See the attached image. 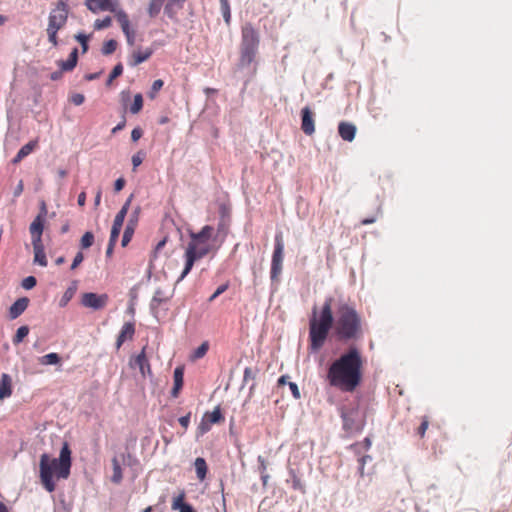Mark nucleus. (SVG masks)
Returning a JSON list of instances; mask_svg holds the SVG:
<instances>
[{
    "mask_svg": "<svg viewBox=\"0 0 512 512\" xmlns=\"http://www.w3.org/2000/svg\"><path fill=\"white\" fill-rule=\"evenodd\" d=\"M221 12L224 18V21L227 25L230 24L231 21V11L228 0H220Z\"/></svg>",
    "mask_w": 512,
    "mask_h": 512,
    "instance_id": "nucleus-35",
    "label": "nucleus"
},
{
    "mask_svg": "<svg viewBox=\"0 0 512 512\" xmlns=\"http://www.w3.org/2000/svg\"><path fill=\"white\" fill-rule=\"evenodd\" d=\"M61 361L60 356L55 353H49L39 358V363L41 365H56L59 364Z\"/></svg>",
    "mask_w": 512,
    "mask_h": 512,
    "instance_id": "nucleus-32",
    "label": "nucleus"
},
{
    "mask_svg": "<svg viewBox=\"0 0 512 512\" xmlns=\"http://www.w3.org/2000/svg\"><path fill=\"white\" fill-rule=\"evenodd\" d=\"M36 278L34 276H28L23 279L22 281V287L24 289L30 290L36 286Z\"/></svg>",
    "mask_w": 512,
    "mask_h": 512,
    "instance_id": "nucleus-47",
    "label": "nucleus"
},
{
    "mask_svg": "<svg viewBox=\"0 0 512 512\" xmlns=\"http://www.w3.org/2000/svg\"><path fill=\"white\" fill-rule=\"evenodd\" d=\"M260 37L251 23H246L241 29L240 63L249 66L255 59Z\"/></svg>",
    "mask_w": 512,
    "mask_h": 512,
    "instance_id": "nucleus-6",
    "label": "nucleus"
},
{
    "mask_svg": "<svg viewBox=\"0 0 512 512\" xmlns=\"http://www.w3.org/2000/svg\"><path fill=\"white\" fill-rule=\"evenodd\" d=\"M146 348L147 346H144L141 352L130 360L131 367H138L144 377L146 374H151V366L146 355Z\"/></svg>",
    "mask_w": 512,
    "mask_h": 512,
    "instance_id": "nucleus-12",
    "label": "nucleus"
},
{
    "mask_svg": "<svg viewBox=\"0 0 512 512\" xmlns=\"http://www.w3.org/2000/svg\"><path fill=\"white\" fill-rule=\"evenodd\" d=\"M428 426H429V418L427 416L421 417V423L416 431L417 435L420 438L424 437L426 430L428 429Z\"/></svg>",
    "mask_w": 512,
    "mask_h": 512,
    "instance_id": "nucleus-42",
    "label": "nucleus"
},
{
    "mask_svg": "<svg viewBox=\"0 0 512 512\" xmlns=\"http://www.w3.org/2000/svg\"><path fill=\"white\" fill-rule=\"evenodd\" d=\"M353 412H341V417L343 420V427L346 431H353V430H359V427L354 426L353 418H352Z\"/></svg>",
    "mask_w": 512,
    "mask_h": 512,
    "instance_id": "nucleus-31",
    "label": "nucleus"
},
{
    "mask_svg": "<svg viewBox=\"0 0 512 512\" xmlns=\"http://www.w3.org/2000/svg\"><path fill=\"white\" fill-rule=\"evenodd\" d=\"M191 412L179 418L180 425L186 430L190 424Z\"/></svg>",
    "mask_w": 512,
    "mask_h": 512,
    "instance_id": "nucleus-54",
    "label": "nucleus"
},
{
    "mask_svg": "<svg viewBox=\"0 0 512 512\" xmlns=\"http://www.w3.org/2000/svg\"><path fill=\"white\" fill-rule=\"evenodd\" d=\"M301 129L306 135H312L315 132V121L310 107L306 106L301 110Z\"/></svg>",
    "mask_w": 512,
    "mask_h": 512,
    "instance_id": "nucleus-13",
    "label": "nucleus"
},
{
    "mask_svg": "<svg viewBox=\"0 0 512 512\" xmlns=\"http://www.w3.org/2000/svg\"><path fill=\"white\" fill-rule=\"evenodd\" d=\"M130 202H131V197L128 198V200L125 202V204L122 206V208L120 209V211L116 214V216L114 218L111 233H110L111 242H117V240H118L119 234L121 232L125 217L127 215V212H128L129 206H130Z\"/></svg>",
    "mask_w": 512,
    "mask_h": 512,
    "instance_id": "nucleus-10",
    "label": "nucleus"
},
{
    "mask_svg": "<svg viewBox=\"0 0 512 512\" xmlns=\"http://www.w3.org/2000/svg\"><path fill=\"white\" fill-rule=\"evenodd\" d=\"M114 13L115 18L117 19L118 23L121 26L122 31L128 30L130 28V21L128 14L119 6H115V10L112 11Z\"/></svg>",
    "mask_w": 512,
    "mask_h": 512,
    "instance_id": "nucleus-25",
    "label": "nucleus"
},
{
    "mask_svg": "<svg viewBox=\"0 0 512 512\" xmlns=\"http://www.w3.org/2000/svg\"><path fill=\"white\" fill-rule=\"evenodd\" d=\"M85 5L92 13H97L99 11L112 12L115 10V6H119V3L117 0H85Z\"/></svg>",
    "mask_w": 512,
    "mask_h": 512,
    "instance_id": "nucleus-11",
    "label": "nucleus"
},
{
    "mask_svg": "<svg viewBox=\"0 0 512 512\" xmlns=\"http://www.w3.org/2000/svg\"><path fill=\"white\" fill-rule=\"evenodd\" d=\"M126 125V120L123 119L120 123H118L113 129H112V133H116L122 129H124Z\"/></svg>",
    "mask_w": 512,
    "mask_h": 512,
    "instance_id": "nucleus-60",
    "label": "nucleus"
},
{
    "mask_svg": "<svg viewBox=\"0 0 512 512\" xmlns=\"http://www.w3.org/2000/svg\"><path fill=\"white\" fill-rule=\"evenodd\" d=\"M166 0H150L147 6V13L150 18H155L159 15Z\"/></svg>",
    "mask_w": 512,
    "mask_h": 512,
    "instance_id": "nucleus-28",
    "label": "nucleus"
},
{
    "mask_svg": "<svg viewBox=\"0 0 512 512\" xmlns=\"http://www.w3.org/2000/svg\"><path fill=\"white\" fill-rule=\"evenodd\" d=\"M115 244H116V242H111V238H110L109 239V244H108V247H107V250H106V255L107 256H110L112 254Z\"/></svg>",
    "mask_w": 512,
    "mask_h": 512,
    "instance_id": "nucleus-63",
    "label": "nucleus"
},
{
    "mask_svg": "<svg viewBox=\"0 0 512 512\" xmlns=\"http://www.w3.org/2000/svg\"><path fill=\"white\" fill-rule=\"evenodd\" d=\"M274 251L272 254L271 261V280L277 281L283 268V258H284V241L283 235L281 232L275 235L274 239Z\"/></svg>",
    "mask_w": 512,
    "mask_h": 512,
    "instance_id": "nucleus-7",
    "label": "nucleus"
},
{
    "mask_svg": "<svg viewBox=\"0 0 512 512\" xmlns=\"http://www.w3.org/2000/svg\"><path fill=\"white\" fill-rule=\"evenodd\" d=\"M23 189H24V185H23V181L20 180L17 187L15 188L14 190V196L15 197H18L21 195V193L23 192Z\"/></svg>",
    "mask_w": 512,
    "mask_h": 512,
    "instance_id": "nucleus-58",
    "label": "nucleus"
},
{
    "mask_svg": "<svg viewBox=\"0 0 512 512\" xmlns=\"http://www.w3.org/2000/svg\"><path fill=\"white\" fill-rule=\"evenodd\" d=\"M253 378V372L252 369L247 367L244 370V380L252 379Z\"/></svg>",
    "mask_w": 512,
    "mask_h": 512,
    "instance_id": "nucleus-62",
    "label": "nucleus"
},
{
    "mask_svg": "<svg viewBox=\"0 0 512 512\" xmlns=\"http://www.w3.org/2000/svg\"><path fill=\"white\" fill-rule=\"evenodd\" d=\"M75 293H76V285H72V286L68 287L66 289V291L63 293V295L59 301V306L65 307L69 303V301L73 298Z\"/></svg>",
    "mask_w": 512,
    "mask_h": 512,
    "instance_id": "nucleus-33",
    "label": "nucleus"
},
{
    "mask_svg": "<svg viewBox=\"0 0 512 512\" xmlns=\"http://www.w3.org/2000/svg\"><path fill=\"white\" fill-rule=\"evenodd\" d=\"M29 328L28 326H21L17 329L16 334L13 337V343L19 344L23 341V339L28 335Z\"/></svg>",
    "mask_w": 512,
    "mask_h": 512,
    "instance_id": "nucleus-38",
    "label": "nucleus"
},
{
    "mask_svg": "<svg viewBox=\"0 0 512 512\" xmlns=\"http://www.w3.org/2000/svg\"><path fill=\"white\" fill-rule=\"evenodd\" d=\"M135 334V326L131 322L125 323L116 340V347L119 349L126 340H131Z\"/></svg>",
    "mask_w": 512,
    "mask_h": 512,
    "instance_id": "nucleus-16",
    "label": "nucleus"
},
{
    "mask_svg": "<svg viewBox=\"0 0 512 512\" xmlns=\"http://www.w3.org/2000/svg\"><path fill=\"white\" fill-rule=\"evenodd\" d=\"M12 395L11 377L3 373L0 380V399L8 398Z\"/></svg>",
    "mask_w": 512,
    "mask_h": 512,
    "instance_id": "nucleus-24",
    "label": "nucleus"
},
{
    "mask_svg": "<svg viewBox=\"0 0 512 512\" xmlns=\"http://www.w3.org/2000/svg\"><path fill=\"white\" fill-rule=\"evenodd\" d=\"M125 186L124 178H118L114 183V189L116 192L121 191Z\"/></svg>",
    "mask_w": 512,
    "mask_h": 512,
    "instance_id": "nucleus-56",
    "label": "nucleus"
},
{
    "mask_svg": "<svg viewBox=\"0 0 512 512\" xmlns=\"http://www.w3.org/2000/svg\"><path fill=\"white\" fill-rule=\"evenodd\" d=\"M76 40L81 44L82 50L85 53L88 50V40L89 36L79 33L75 36Z\"/></svg>",
    "mask_w": 512,
    "mask_h": 512,
    "instance_id": "nucleus-46",
    "label": "nucleus"
},
{
    "mask_svg": "<svg viewBox=\"0 0 512 512\" xmlns=\"http://www.w3.org/2000/svg\"><path fill=\"white\" fill-rule=\"evenodd\" d=\"M133 233H134V228L131 225H127V227L125 228L123 237H122V246H126L130 242V240L133 236Z\"/></svg>",
    "mask_w": 512,
    "mask_h": 512,
    "instance_id": "nucleus-44",
    "label": "nucleus"
},
{
    "mask_svg": "<svg viewBox=\"0 0 512 512\" xmlns=\"http://www.w3.org/2000/svg\"><path fill=\"white\" fill-rule=\"evenodd\" d=\"M85 101V97L83 94H80V93H76L74 94L72 97H71V102L76 105V106H79L81 104H83Z\"/></svg>",
    "mask_w": 512,
    "mask_h": 512,
    "instance_id": "nucleus-52",
    "label": "nucleus"
},
{
    "mask_svg": "<svg viewBox=\"0 0 512 512\" xmlns=\"http://www.w3.org/2000/svg\"><path fill=\"white\" fill-rule=\"evenodd\" d=\"M28 304L29 299L27 297L17 299L9 308L10 319L18 318L27 309Z\"/></svg>",
    "mask_w": 512,
    "mask_h": 512,
    "instance_id": "nucleus-18",
    "label": "nucleus"
},
{
    "mask_svg": "<svg viewBox=\"0 0 512 512\" xmlns=\"http://www.w3.org/2000/svg\"><path fill=\"white\" fill-rule=\"evenodd\" d=\"M363 357L357 347H350L328 367L326 380L331 387L352 393L363 378Z\"/></svg>",
    "mask_w": 512,
    "mask_h": 512,
    "instance_id": "nucleus-2",
    "label": "nucleus"
},
{
    "mask_svg": "<svg viewBox=\"0 0 512 512\" xmlns=\"http://www.w3.org/2000/svg\"><path fill=\"white\" fill-rule=\"evenodd\" d=\"M143 135V131L141 130V128L137 127V128H134L131 132V139L136 142L138 141Z\"/></svg>",
    "mask_w": 512,
    "mask_h": 512,
    "instance_id": "nucleus-55",
    "label": "nucleus"
},
{
    "mask_svg": "<svg viewBox=\"0 0 512 512\" xmlns=\"http://www.w3.org/2000/svg\"><path fill=\"white\" fill-rule=\"evenodd\" d=\"M171 295H168L165 291L157 289L153 295L150 303L151 310L155 313L156 310L164 303H168Z\"/></svg>",
    "mask_w": 512,
    "mask_h": 512,
    "instance_id": "nucleus-21",
    "label": "nucleus"
},
{
    "mask_svg": "<svg viewBox=\"0 0 512 512\" xmlns=\"http://www.w3.org/2000/svg\"><path fill=\"white\" fill-rule=\"evenodd\" d=\"M112 468H113V475L111 477V481L115 484H120L123 479V473H122V468L120 466V462L117 459V457H114L112 459Z\"/></svg>",
    "mask_w": 512,
    "mask_h": 512,
    "instance_id": "nucleus-29",
    "label": "nucleus"
},
{
    "mask_svg": "<svg viewBox=\"0 0 512 512\" xmlns=\"http://www.w3.org/2000/svg\"><path fill=\"white\" fill-rule=\"evenodd\" d=\"M38 146V140H31L27 144H25L21 149L18 151L16 156L12 159L13 164L20 163L25 157H27L29 154H31Z\"/></svg>",
    "mask_w": 512,
    "mask_h": 512,
    "instance_id": "nucleus-19",
    "label": "nucleus"
},
{
    "mask_svg": "<svg viewBox=\"0 0 512 512\" xmlns=\"http://www.w3.org/2000/svg\"><path fill=\"white\" fill-rule=\"evenodd\" d=\"M288 384H289V388H290V391H291L293 397L295 399H300L301 394H300L297 384L294 382H289Z\"/></svg>",
    "mask_w": 512,
    "mask_h": 512,
    "instance_id": "nucleus-53",
    "label": "nucleus"
},
{
    "mask_svg": "<svg viewBox=\"0 0 512 512\" xmlns=\"http://www.w3.org/2000/svg\"><path fill=\"white\" fill-rule=\"evenodd\" d=\"M143 107V97L140 93L134 96L133 104L130 107V112L132 114H137L142 110Z\"/></svg>",
    "mask_w": 512,
    "mask_h": 512,
    "instance_id": "nucleus-37",
    "label": "nucleus"
},
{
    "mask_svg": "<svg viewBox=\"0 0 512 512\" xmlns=\"http://www.w3.org/2000/svg\"><path fill=\"white\" fill-rule=\"evenodd\" d=\"M84 260V255L82 252H78L74 259H73V262L71 264V269L74 270L76 269Z\"/></svg>",
    "mask_w": 512,
    "mask_h": 512,
    "instance_id": "nucleus-51",
    "label": "nucleus"
},
{
    "mask_svg": "<svg viewBox=\"0 0 512 512\" xmlns=\"http://www.w3.org/2000/svg\"><path fill=\"white\" fill-rule=\"evenodd\" d=\"M78 61V50L77 48H74L72 52L70 53L68 59L66 61L60 62V67L62 71H71L75 68Z\"/></svg>",
    "mask_w": 512,
    "mask_h": 512,
    "instance_id": "nucleus-26",
    "label": "nucleus"
},
{
    "mask_svg": "<svg viewBox=\"0 0 512 512\" xmlns=\"http://www.w3.org/2000/svg\"><path fill=\"white\" fill-rule=\"evenodd\" d=\"M197 478L203 481L206 478L208 467L204 458L198 457L194 462Z\"/></svg>",
    "mask_w": 512,
    "mask_h": 512,
    "instance_id": "nucleus-27",
    "label": "nucleus"
},
{
    "mask_svg": "<svg viewBox=\"0 0 512 512\" xmlns=\"http://www.w3.org/2000/svg\"><path fill=\"white\" fill-rule=\"evenodd\" d=\"M108 303L107 294H96L92 292L84 293L81 297V304L84 307L99 310L104 308Z\"/></svg>",
    "mask_w": 512,
    "mask_h": 512,
    "instance_id": "nucleus-9",
    "label": "nucleus"
},
{
    "mask_svg": "<svg viewBox=\"0 0 512 512\" xmlns=\"http://www.w3.org/2000/svg\"><path fill=\"white\" fill-rule=\"evenodd\" d=\"M225 418L221 412L220 406H216L213 411L205 412L198 426V432L201 435L211 430L213 424L224 422Z\"/></svg>",
    "mask_w": 512,
    "mask_h": 512,
    "instance_id": "nucleus-8",
    "label": "nucleus"
},
{
    "mask_svg": "<svg viewBox=\"0 0 512 512\" xmlns=\"http://www.w3.org/2000/svg\"><path fill=\"white\" fill-rule=\"evenodd\" d=\"M213 232L212 226L205 225L199 232L190 234L191 241L185 251V267L177 282L182 281L188 275L196 260L203 258L212 250L209 240Z\"/></svg>",
    "mask_w": 512,
    "mask_h": 512,
    "instance_id": "nucleus-4",
    "label": "nucleus"
},
{
    "mask_svg": "<svg viewBox=\"0 0 512 512\" xmlns=\"http://www.w3.org/2000/svg\"><path fill=\"white\" fill-rule=\"evenodd\" d=\"M69 5L67 0H57L55 7L52 8L48 16L46 28L49 42L56 47L58 45V32L63 29L68 21Z\"/></svg>",
    "mask_w": 512,
    "mask_h": 512,
    "instance_id": "nucleus-5",
    "label": "nucleus"
},
{
    "mask_svg": "<svg viewBox=\"0 0 512 512\" xmlns=\"http://www.w3.org/2000/svg\"><path fill=\"white\" fill-rule=\"evenodd\" d=\"M292 488L294 490H299L302 493H305V487L302 485L300 478L297 477L295 474L293 475L292 479Z\"/></svg>",
    "mask_w": 512,
    "mask_h": 512,
    "instance_id": "nucleus-49",
    "label": "nucleus"
},
{
    "mask_svg": "<svg viewBox=\"0 0 512 512\" xmlns=\"http://www.w3.org/2000/svg\"><path fill=\"white\" fill-rule=\"evenodd\" d=\"M356 130V126L349 122H340L338 125V133L344 141H353L356 135Z\"/></svg>",
    "mask_w": 512,
    "mask_h": 512,
    "instance_id": "nucleus-17",
    "label": "nucleus"
},
{
    "mask_svg": "<svg viewBox=\"0 0 512 512\" xmlns=\"http://www.w3.org/2000/svg\"><path fill=\"white\" fill-rule=\"evenodd\" d=\"M228 286H229L228 283L220 285L216 289V291L209 297L208 301L209 302L214 301L219 295H221L222 293H224L228 289Z\"/></svg>",
    "mask_w": 512,
    "mask_h": 512,
    "instance_id": "nucleus-48",
    "label": "nucleus"
},
{
    "mask_svg": "<svg viewBox=\"0 0 512 512\" xmlns=\"http://www.w3.org/2000/svg\"><path fill=\"white\" fill-rule=\"evenodd\" d=\"M184 499L185 493L182 492L173 499L171 508L173 510H178L179 512H195L194 508L190 504L184 502Z\"/></svg>",
    "mask_w": 512,
    "mask_h": 512,
    "instance_id": "nucleus-23",
    "label": "nucleus"
},
{
    "mask_svg": "<svg viewBox=\"0 0 512 512\" xmlns=\"http://www.w3.org/2000/svg\"><path fill=\"white\" fill-rule=\"evenodd\" d=\"M47 212L48 211H47L46 203L43 201L40 206V211L36 217H40L41 219L46 220Z\"/></svg>",
    "mask_w": 512,
    "mask_h": 512,
    "instance_id": "nucleus-57",
    "label": "nucleus"
},
{
    "mask_svg": "<svg viewBox=\"0 0 512 512\" xmlns=\"http://www.w3.org/2000/svg\"><path fill=\"white\" fill-rule=\"evenodd\" d=\"M94 243V235L92 232L87 231L84 233V235L81 237L80 240V246L82 249H88L91 247Z\"/></svg>",
    "mask_w": 512,
    "mask_h": 512,
    "instance_id": "nucleus-36",
    "label": "nucleus"
},
{
    "mask_svg": "<svg viewBox=\"0 0 512 512\" xmlns=\"http://www.w3.org/2000/svg\"><path fill=\"white\" fill-rule=\"evenodd\" d=\"M164 85L163 80L157 79L153 82L150 91L148 92V97L150 99H155L157 96V93L162 89Z\"/></svg>",
    "mask_w": 512,
    "mask_h": 512,
    "instance_id": "nucleus-39",
    "label": "nucleus"
},
{
    "mask_svg": "<svg viewBox=\"0 0 512 512\" xmlns=\"http://www.w3.org/2000/svg\"><path fill=\"white\" fill-rule=\"evenodd\" d=\"M71 465V450L67 442L63 444L58 459L51 458L46 453L42 454L39 462V477L43 487L48 492H53L56 489L53 478L67 479Z\"/></svg>",
    "mask_w": 512,
    "mask_h": 512,
    "instance_id": "nucleus-3",
    "label": "nucleus"
},
{
    "mask_svg": "<svg viewBox=\"0 0 512 512\" xmlns=\"http://www.w3.org/2000/svg\"><path fill=\"white\" fill-rule=\"evenodd\" d=\"M123 33L126 36L127 43L133 45L135 42V31L130 27L128 30H123Z\"/></svg>",
    "mask_w": 512,
    "mask_h": 512,
    "instance_id": "nucleus-50",
    "label": "nucleus"
},
{
    "mask_svg": "<svg viewBox=\"0 0 512 512\" xmlns=\"http://www.w3.org/2000/svg\"><path fill=\"white\" fill-rule=\"evenodd\" d=\"M123 73V66L121 63L117 64L113 70L111 71L110 75H109V78L107 80V85H110L112 83V81L119 77L121 74Z\"/></svg>",
    "mask_w": 512,
    "mask_h": 512,
    "instance_id": "nucleus-43",
    "label": "nucleus"
},
{
    "mask_svg": "<svg viewBox=\"0 0 512 512\" xmlns=\"http://www.w3.org/2000/svg\"><path fill=\"white\" fill-rule=\"evenodd\" d=\"M111 24H112L111 17L106 16L104 19H97L94 22V28L96 30H103V29H106V28L110 27Z\"/></svg>",
    "mask_w": 512,
    "mask_h": 512,
    "instance_id": "nucleus-41",
    "label": "nucleus"
},
{
    "mask_svg": "<svg viewBox=\"0 0 512 512\" xmlns=\"http://www.w3.org/2000/svg\"><path fill=\"white\" fill-rule=\"evenodd\" d=\"M78 205L83 207L85 205V202H86V194L85 192H81L79 195H78Z\"/></svg>",
    "mask_w": 512,
    "mask_h": 512,
    "instance_id": "nucleus-59",
    "label": "nucleus"
},
{
    "mask_svg": "<svg viewBox=\"0 0 512 512\" xmlns=\"http://www.w3.org/2000/svg\"><path fill=\"white\" fill-rule=\"evenodd\" d=\"M45 219H41L40 217H35L29 226V233L31 236V242L33 243H43L42 235L45 227Z\"/></svg>",
    "mask_w": 512,
    "mask_h": 512,
    "instance_id": "nucleus-14",
    "label": "nucleus"
},
{
    "mask_svg": "<svg viewBox=\"0 0 512 512\" xmlns=\"http://www.w3.org/2000/svg\"><path fill=\"white\" fill-rule=\"evenodd\" d=\"M144 157L145 153L143 151H139L132 156L133 170H136V168L142 164Z\"/></svg>",
    "mask_w": 512,
    "mask_h": 512,
    "instance_id": "nucleus-45",
    "label": "nucleus"
},
{
    "mask_svg": "<svg viewBox=\"0 0 512 512\" xmlns=\"http://www.w3.org/2000/svg\"><path fill=\"white\" fill-rule=\"evenodd\" d=\"M186 0H167L164 6L165 15L174 22H178V12L183 8Z\"/></svg>",
    "mask_w": 512,
    "mask_h": 512,
    "instance_id": "nucleus-15",
    "label": "nucleus"
},
{
    "mask_svg": "<svg viewBox=\"0 0 512 512\" xmlns=\"http://www.w3.org/2000/svg\"><path fill=\"white\" fill-rule=\"evenodd\" d=\"M116 48H117V41L113 40V39L108 40L103 44L102 53L104 55H110L115 52Z\"/></svg>",
    "mask_w": 512,
    "mask_h": 512,
    "instance_id": "nucleus-40",
    "label": "nucleus"
},
{
    "mask_svg": "<svg viewBox=\"0 0 512 512\" xmlns=\"http://www.w3.org/2000/svg\"><path fill=\"white\" fill-rule=\"evenodd\" d=\"M101 195H102L101 190H98L96 193V196H95V201H94L95 206H98L100 204Z\"/></svg>",
    "mask_w": 512,
    "mask_h": 512,
    "instance_id": "nucleus-64",
    "label": "nucleus"
},
{
    "mask_svg": "<svg viewBox=\"0 0 512 512\" xmlns=\"http://www.w3.org/2000/svg\"><path fill=\"white\" fill-rule=\"evenodd\" d=\"M333 297H327L321 308L313 307L309 318V350L318 352L328 339L329 333L341 343L355 342L363 338L364 320L354 304L340 300L334 306Z\"/></svg>",
    "mask_w": 512,
    "mask_h": 512,
    "instance_id": "nucleus-1",
    "label": "nucleus"
},
{
    "mask_svg": "<svg viewBox=\"0 0 512 512\" xmlns=\"http://www.w3.org/2000/svg\"><path fill=\"white\" fill-rule=\"evenodd\" d=\"M209 350V342L204 341L191 355V360H198L203 358Z\"/></svg>",
    "mask_w": 512,
    "mask_h": 512,
    "instance_id": "nucleus-34",
    "label": "nucleus"
},
{
    "mask_svg": "<svg viewBox=\"0 0 512 512\" xmlns=\"http://www.w3.org/2000/svg\"><path fill=\"white\" fill-rule=\"evenodd\" d=\"M34 263L46 267L48 264L43 243H33Z\"/></svg>",
    "mask_w": 512,
    "mask_h": 512,
    "instance_id": "nucleus-22",
    "label": "nucleus"
},
{
    "mask_svg": "<svg viewBox=\"0 0 512 512\" xmlns=\"http://www.w3.org/2000/svg\"><path fill=\"white\" fill-rule=\"evenodd\" d=\"M152 55V50L151 49H146L145 51H135L133 52L132 54V63L131 65L133 66H136V65H139L140 63L148 60Z\"/></svg>",
    "mask_w": 512,
    "mask_h": 512,
    "instance_id": "nucleus-30",
    "label": "nucleus"
},
{
    "mask_svg": "<svg viewBox=\"0 0 512 512\" xmlns=\"http://www.w3.org/2000/svg\"><path fill=\"white\" fill-rule=\"evenodd\" d=\"M126 460L128 465H131L132 462H136V459L129 453L127 455H123V462L126 463Z\"/></svg>",
    "mask_w": 512,
    "mask_h": 512,
    "instance_id": "nucleus-61",
    "label": "nucleus"
},
{
    "mask_svg": "<svg viewBox=\"0 0 512 512\" xmlns=\"http://www.w3.org/2000/svg\"><path fill=\"white\" fill-rule=\"evenodd\" d=\"M184 368L179 366L176 367L173 373L174 386L171 390V396L176 398L178 397L180 390L183 387L184 382Z\"/></svg>",
    "mask_w": 512,
    "mask_h": 512,
    "instance_id": "nucleus-20",
    "label": "nucleus"
}]
</instances>
